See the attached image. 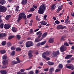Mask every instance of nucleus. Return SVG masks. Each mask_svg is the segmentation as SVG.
Masks as SVG:
<instances>
[{
    "mask_svg": "<svg viewBox=\"0 0 74 74\" xmlns=\"http://www.w3.org/2000/svg\"><path fill=\"white\" fill-rule=\"evenodd\" d=\"M66 46H69V45L67 42H65L64 43V45H62V46H61L60 48V50L62 52H63L64 51L66 50L67 47L66 46Z\"/></svg>",
    "mask_w": 74,
    "mask_h": 74,
    "instance_id": "nucleus-3",
    "label": "nucleus"
},
{
    "mask_svg": "<svg viewBox=\"0 0 74 74\" xmlns=\"http://www.w3.org/2000/svg\"><path fill=\"white\" fill-rule=\"evenodd\" d=\"M15 53V51H13L11 53V55H14Z\"/></svg>",
    "mask_w": 74,
    "mask_h": 74,
    "instance_id": "nucleus-47",
    "label": "nucleus"
},
{
    "mask_svg": "<svg viewBox=\"0 0 74 74\" xmlns=\"http://www.w3.org/2000/svg\"><path fill=\"white\" fill-rule=\"evenodd\" d=\"M60 71V69H56L55 72H59V71Z\"/></svg>",
    "mask_w": 74,
    "mask_h": 74,
    "instance_id": "nucleus-50",
    "label": "nucleus"
},
{
    "mask_svg": "<svg viewBox=\"0 0 74 74\" xmlns=\"http://www.w3.org/2000/svg\"><path fill=\"white\" fill-rule=\"evenodd\" d=\"M21 72L20 71L18 72L17 73V74H22Z\"/></svg>",
    "mask_w": 74,
    "mask_h": 74,
    "instance_id": "nucleus-64",
    "label": "nucleus"
},
{
    "mask_svg": "<svg viewBox=\"0 0 74 74\" xmlns=\"http://www.w3.org/2000/svg\"><path fill=\"white\" fill-rule=\"evenodd\" d=\"M32 66H30L29 68H27V69H26V70H30L31 69H32Z\"/></svg>",
    "mask_w": 74,
    "mask_h": 74,
    "instance_id": "nucleus-54",
    "label": "nucleus"
},
{
    "mask_svg": "<svg viewBox=\"0 0 74 74\" xmlns=\"http://www.w3.org/2000/svg\"><path fill=\"white\" fill-rule=\"evenodd\" d=\"M47 15H45L44 17V18L46 20V21L47 20V18H46V17H47Z\"/></svg>",
    "mask_w": 74,
    "mask_h": 74,
    "instance_id": "nucleus-52",
    "label": "nucleus"
},
{
    "mask_svg": "<svg viewBox=\"0 0 74 74\" xmlns=\"http://www.w3.org/2000/svg\"><path fill=\"white\" fill-rule=\"evenodd\" d=\"M48 68H47V69H45L44 71H48Z\"/></svg>",
    "mask_w": 74,
    "mask_h": 74,
    "instance_id": "nucleus-63",
    "label": "nucleus"
},
{
    "mask_svg": "<svg viewBox=\"0 0 74 74\" xmlns=\"http://www.w3.org/2000/svg\"><path fill=\"white\" fill-rule=\"evenodd\" d=\"M51 74H52V72L54 71V69L53 67H51Z\"/></svg>",
    "mask_w": 74,
    "mask_h": 74,
    "instance_id": "nucleus-45",
    "label": "nucleus"
},
{
    "mask_svg": "<svg viewBox=\"0 0 74 74\" xmlns=\"http://www.w3.org/2000/svg\"><path fill=\"white\" fill-rule=\"evenodd\" d=\"M73 55H68L66 56H65V59H70L71 58V57Z\"/></svg>",
    "mask_w": 74,
    "mask_h": 74,
    "instance_id": "nucleus-17",
    "label": "nucleus"
},
{
    "mask_svg": "<svg viewBox=\"0 0 74 74\" xmlns=\"http://www.w3.org/2000/svg\"><path fill=\"white\" fill-rule=\"evenodd\" d=\"M47 34V32H45V33H43V34H42V38H41V40H42V39L43 38L46 37Z\"/></svg>",
    "mask_w": 74,
    "mask_h": 74,
    "instance_id": "nucleus-11",
    "label": "nucleus"
},
{
    "mask_svg": "<svg viewBox=\"0 0 74 74\" xmlns=\"http://www.w3.org/2000/svg\"><path fill=\"white\" fill-rule=\"evenodd\" d=\"M7 56L6 55H4V56H3V59H6V58H7Z\"/></svg>",
    "mask_w": 74,
    "mask_h": 74,
    "instance_id": "nucleus-46",
    "label": "nucleus"
},
{
    "mask_svg": "<svg viewBox=\"0 0 74 74\" xmlns=\"http://www.w3.org/2000/svg\"><path fill=\"white\" fill-rule=\"evenodd\" d=\"M42 33V32H41V31H39V32H37L36 33V34L38 35V34H40L41 35V36Z\"/></svg>",
    "mask_w": 74,
    "mask_h": 74,
    "instance_id": "nucleus-31",
    "label": "nucleus"
},
{
    "mask_svg": "<svg viewBox=\"0 0 74 74\" xmlns=\"http://www.w3.org/2000/svg\"><path fill=\"white\" fill-rule=\"evenodd\" d=\"M6 1L5 0H1L0 1V3L2 5H4Z\"/></svg>",
    "mask_w": 74,
    "mask_h": 74,
    "instance_id": "nucleus-22",
    "label": "nucleus"
},
{
    "mask_svg": "<svg viewBox=\"0 0 74 74\" xmlns=\"http://www.w3.org/2000/svg\"><path fill=\"white\" fill-rule=\"evenodd\" d=\"M49 42L50 43H52L53 42V38H50L49 40Z\"/></svg>",
    "mask_w": 74,
    "mask_h": 74,
    "instance_id": "nucleus-24",
    "label": "nucleus"
},
{
    "mask_svg": "<svg viewBox=\"0 0 74 74\" xmlns=\"http://www.w3.org/2000/svg\"><path fill=\"white\" fill-rule=\"evenodd\" d=\"M33 7H33L31 8L30 9V11L31 12L34 11V10H35L34 8V7Z\"/></svg>",
    "mask_w": 74,
    "mask_h": 74,
    "instance_id": "nucleus-43",
    "label": "nucleus"
},
{
    "mask_svg": "<svg viewBox=\"0 0 74 74\" xmlns=\"http://www.w3.org/2000/svg\"><path fill=\"white\" fill-rule=\"evenodd\" d=\"M11 27V25L8 23H6V24H5L4 27L5 29H9Z\"/></svg>",
    "mask_w": 74,
    "mask_h": 74,
    "instance_id": "nucleus-8",
    "label": "nucleus"
},
{
    "mask_svg": "<svg viewBox=\"0 0 74 74\" xmlns=\"http://www.w3.org/2000/svg\"><path fill=\"white\" fill-rule=\"evenodd\" d=\"M7 45L8 47H10L11 45V44L10 42H8L7 44Z\"/></svg>",
    "mask_w": 74,
    "mask_h": 74,
    "instance_id": "nucleus-41",
    "label": "nucleus"
},
{
    "mask_svg": "<svg viewBox=\"0 0 74 74\" xmlns=\"http://www.w3.org/2000/svg\"><path fill=\"white\" fill-rule=\"evenodd\" d=\"M8 62V61L7 60H5L3 61V63L4 65L5 66L6 64H7Z\"/></svg>",
    "mask_w": 74,
    "mask_h": 74,
    "instance_id": "nucleus-16",
    "label": "nucleus"
},
{
    "mask_svg": "<svg viewBox=\"0 0 74 74\" xmlns=\"http://www.w3.org/2000/svg\"><path fill=\"white\" fill-rule=\"evenodd\" d=\"M25 40H21V41L20 42V44H23V41H25Z\"/></svg>",
    "mask_w": 74,
    "mask_h": 74,
    "instance_id": "nucleus-56",
    "label": "nucleus"
},
{
    "mask_svg": "<svg viewBox=\"0 0 74 74\" xmlns=\"http://www.w3.org/2000/svg\"><path fill=\"white\" fill-rule=\"evenodd\" d=\"M40 23H41V25H42H42H46L47 24V22L45 21H42L40 22Z\"/></svg>",
    "mask_w": 74,
    "mask_h": 74,
    "instance_id": "nucleus-21",
    "label": "nucleus"
},
{
    "mask_svg": "<svg viewBox=\"0 0 74 74\" xmlns=\"http://www.w3.org/2000/svg\"><path fill=\"white\" fill-rule=\"evenodd\" d=\"M11 16L12 15L11 14L7 15L5 17V20H6V21H8L9 20L10 17H11Z\"/></svg>",
    "mask_w": 74,
    "mask_h": 74,
    "instance_id": "nucleus-14",
    "label": "nucleus"
},
{
    "mask_svg": "<svg viewBox=\"0 0 74 74\" xmlns=\"http://www.w3.org/2000/svg\"><path fill=\"white\" fill-rule=\"evenodd\" d=\"M49 55V51H45L42 54V57L44 58V56H46V55Z\"/></svg>",
    "mask_w": 74,
    "mask_h": 74,
    "instance_id": "nucleus-9",
    "label": "nucleus"
},
{
    "mask_svg": "<svg viewBox=\"0 0 74 74\" xmlns=\"http://www.w3.org/2000/svg\"><path fill=\"white\" fill-rule=\"evenodd\" d=\"M66 67L68 69H71V70L74 69V66L72 64H71L70 66H68V64H66Z\"/></svg>",
    "mask_w": 74,
    "mask_h": 74,
    "instance_id": "nucleus-6",
    "label": "nucleus"
},
{
    "mask_svg": "<svg viewBox=\"0 0 74 74\" xmlns=\"http://www.w3.org/2000/svg\"><path fill=\"white\" fill-rule=\"evenodd\" d=\"M15 49L16 48L15 47H14V46H12L11 47V49L12 50H15Z\"/></svg>",
    "mask_w": 74,
    "mask_h": 74,
    "instance_id": "nucleus-37",
    "label": "nucleus"
},
{
    "mask_svg": "<svg viewBox=\"0 0 74 74\" xmlns=\"http://www.w3.org/2000/svg\"><path fill=\"white\" fill-rule=\"evenodd\" d=\"M14 36H10L8 37V39H12V38H14Z\"/></svg>",
    "mask_w": 74,
    "mask_h": 74,
    "instance_id": "nucleus-48",
    "label": "nucleus"
},
{
    "mask_svg": "<svg viewBox=\"0 0 74 74\" xmlns=\"http://www.w3.org/2000/svg\"><path fill=\"white\" fill-rule=\"evenodd\" d=\"M16 59L17 61V64L18 63H19L20 62H22V61H20L18 57H16Z\"/></svg>",
    "mask_w": 74,
    "mask_h": 74,
    "instance_id": "nucleus-27",
    "label": "nucleus"
},
{
    "mask_svg": "<svg viewBox=\"0 0 74 74\" xmlns=\"http://www.w3.org/2000/svg\"><path fill=\"white\" fill-rule=\"evenodd\" d=\"M25 71V69H22L21 70V72H23Z\"/></svg>",
    "mask_w": 74,
    "mask_h": 74,
    "instance_id": "nucleus-57",
    "label": "nucleus"
},
{
    "mask_svg": "<svg viewBox=\"0 0 74 74\" xmlns=\"http://www.w3.org/2000/svg\"><path fill=\"white\" fill-rule=\"evenodd\" d=\"M27 2V0H23L22 1L21 3L23 5H25Z\"/></svg>",
    "mask_w": 74,
    "mask_h": 74,
    "instance_id": "nucleus-18",
    "label": "nucleus"
},
{
    "mask_svg": "<svg viewBox=\"0 0 74 74\" xmlns=\"http://www.w3.org/2000/svg\"><path fill=\"white\" fill-rule=\"evenodd\" d=\"M4 23H1V24L0 25V27L1 28H3Z\"/></svg>",
    "mask_w": 74,
    "mask_h": 74,
    "instance_id": "nucleus-42",
    "label": "nucleus"
},
{
    "mask_svg": "<svg viewBox=\"0 0 74 74\" xmlns=\"http://www.w3.org/2000/svg\"><path fill=\"white\" fill-rule=\"evenodd\" d=\"M33 16L32 14H29L27 16V18H30V17H32Z\"/></svg>",
    "mask_w": 74,
    "mask_h": 74,
    "instance_id": "nucleus-39",
    "label": "nucleus"
},
{
    "mask_svg": "<svg viewBox=\"0 0 74 74\" xmlns=\"http://www.w3.org/2000/svg\"><path fill=\"white\" fill-rule=\"evenodd\" d=\"M0 51L1 53V54H3L6 52V51L5 50H1Z\"/></svg>",
    "mask_w": 74,
    "mask_h": 74,
    "instance_id": "nucleus-25",
    "label": "nucleus"
},
{
    "mask_svg": "<svg viewBox=\"0 0 74 74\" xmlns=\"http://www.w3.org/2000/svg\"><path fill=\"white\" fill-rule=\"evenodd\" d=\"M5 36H6V34L5 33H0V39H1V38Z\"/></svg>",
    "mask_w": 74,
    "mask_h": 74,
    "instance_id": "nucleus-19",
    "label": "nucleus"
},
{
    "mask_svg": "<svg viewBox=\"0 0 74 74\" xmlns=\"http://www.w3.org/2000/svg\"><path fill=\"white\" fill-rule=\"evenodd\" d=\"M12 30L13 32H16L17 31V28L16 27H12Z\"/></svg>",
    "mask_w": 74,
    "mask_h": 74,
    "instance_id": "nucleus-20",
    "label": "nucleus"
},
{
    "mask_svg": "<svg viewBox=\"0 0 74 74\" xmlns=\"http://www.w3.org/2000/svg\"><path fill=\"white\" fill-rule=\"evenodd\" d=\"M16 51H21V49L20 47H17L16 49Z\"/></svg>",
    "mask_w": 74,
    "mask_h": 74,
    "instance_id": "nucleus-36",
    "label": "nucleus"
},
{
    "mask_svg": "<svg viewBox=\"0 0 74 74\" xmlns=\"http://www.w3.org/2000/svg\"><path fill=\"white\" fill-rule=\"evenodd\" d=\"M47 63L50 66L53 65V64H54V62H50V61H48V62H47Z\"/></svg>",
    "mask_w": 74,
    "mask_h": 74,
    "instance_id": "nucleus-23",
    "label": "nucleus"
},
{
    "mask_svg": "<svg viewBox=\"0 0 74 74\" xmlns=\"http://www.w3.org/2000/svg\"><path fill=\"white\" fill-rule=\"evenodd\" d=\"M30 32L31 33H34L33 32V29H31Z\"/></svg>",
    "mask_w": 74,
    "mask_h": 74,
    "instance_id": "nucleus-51",
    "label": "nucleus"
},
{
    "mask_svg": "<svg viewBox=\"0 0 74 74\" xmlns=\"http://www.w3.org/2000/svg\"><path fill=\"white\" fill-rule=\"evenodd\" d=\"M55 23H57V24H58V23H60V22H59V21L57 20V21H56Z\"/></svg>",
    "mask_w": 74,
    "mask_h": 74,
    "instance_id": "nucleus-53",
    "label": "nucleus"
},
{
    "mask_svg": "<svg viewBox=\"0 0 74 74\" xmlns=\"http://www.w3.org/2000/svg\"><path fill=\"white\" fill-rule=\"evenodd\" d=\"M40 40H41V39L40 40H39L38 37L36 38L35 39V41L36 42H38L39 41H40Z\"/></svg>",
    "mask_w": 74,
    "mask_h": 74,
    "instance_id": "nucleus-26",
    "label": "nucleus"
},
{
    "mask_svg": "<svg viewBox=\"0 0 74 74\" xmlns=\"http://www.w3.org/2000/svg\"><path fill=\"white\" fill-rule=\"evenodd\" d=\"M49 74H51V68H50V71L49 72Z\"/></svg>",
    "mask_w": 74,
    "mask_h": 74,
    "instance_id": "nucleus-62",
    "label": "nucleus"
},
{
    "mask_svg": "<svg viewBox=\"0 0 74 74\" xmlns=\"http://www.w3.org/2000/svg\"><path fill=\"white\" fill-rule=\"evenodd\" d=\"M47 6L46 4H42L39 8L38 12L39 14H43L44 12V11L46 10Z\"/></svg>",
    "mask_w": 74,
    "mask_h": 74,
    "instance_id": "nucleus-1",
    "label": "nucleus"
},
{
    "mask_svg": "<svg viewBox=\"0 0 74 74\" xmlns=\"http://www.w3.org/2000/svg\"><path fill=\"white\" fill-rule=\"evenodd\" d=\"M16 36L17 38L18 39V40L20 39L21 38V36L19 34H18L17 35H16Z\"/></svg>",
    "mask_w": 74,
    "mask_h": 74,
    "instance_id": "nucleus-33",
    "label": "nucleus"
},
{
    "mask_svg": "<svg viewBox=\"0 0 74 74\" xmlns=\"http://www.w3.org/2000/svg\"><path fill=\"white\" fill-rule=\"evenodd\" d=\"M44 58L46 59V60H50V58L49 57H46V56H43Z\"/></svg>",
    "mask_w": 74,
    "mask_h": 74,
    "instance_id": "nucleus-28",
    "label": "nucleus"
},
{
    "mask_svg": "<svg viewBox=\"0 0 74 74\" xmlns=\"http://www.w3.org/2000/svg\"><path fill=\"white\" fill-rule=\"evenodd\" d=\"M40 66H43V62H40Z\"/></svg>",
    "mask_w": 74,
    "mask_h": 74,
    "instance_id": "nucleus-60",
    "label": "nucleus"
},
{
    "mask_svg": "<svg viewBox=\"0 0 74 74\" xmlns=\"http://www.w3.org/2000/svg\"><path fill=\"white\" fill-rule=\"evenodd\" d=\"M7 67L6 66H5L4 65V66H3L2 67V69H5V68H6Z\"/></svg>",
    "mask_w": 74,
    "mask_h": 74,
    "instance_id": "nucleus-55",
    "label": "nucleus"
},
{
    "mask_svg": "<svg viewBox=\"0 0 74 74\" xmlns=\"http://www.w3.org/2000/svg\"><path fill=\"white\" fill-rule=\"evenodd\" d=\"M36 20L38 21H40V18H39L38 16H37L36 17Z\"/></svg>",
    "mask_w": 74,
    "mask_h": 74,
    "instance_id": "nucleus-34",
    "label": "nucleus"
},
{
    "mask_svg": "<svg viewBox=\"0 0 74 74\" xmlns=\"http://www.w3.org/2000/svg\"><path fill=\"white\" fill-rule=\"evenodd\" d=\"M52 8L54 10L56 8V4H53L52 5Z\"/></svg>",
    "mask_w": 74,
    "mask_h": 74,
    "instance_id": "nucleus-32",
    "label": "nucleus"
},
{
    "mask_svg": "<svg viewBox=\"0 0 74 74\" xmlns=\"http://www.w3.org/2000/svg\"><path fill=\"white\" fill-rule=\"evenodd\" d=\"M59 51H56L55 52H53V54L54 56H56L59 55Z\"/></svg>",
    "mask_w": 74,
    "mask_h": 74,
    "instance_id": "nucleus-12",
    "label": "nucleus"
},
{
    "mask_svg": "<svg viewBox=\"0 0 74 74\" xmlns=\"http://www.w3.org/2000/svg\"><path fill=\"white\" fill-rule=\"evenodd\" d=\"M6 42L5 41V40H4V41H2V45H5L6 44Z\"/></svg>",
    "mask_w": 74,
    "mask_h": 74,
    "instance_id": "nucleus-30",
    "label": "nucleus"
},
{
    "mask_svg": "<svg viewBox=\"0 0 74 74\" xmlns=\"http://www.w3.org/2000/svg\"><path fill=\"white\" fill-rule=\"evenodd\" d=\"M32 7H34V9L35 8V9H36L37 8L38 6H37V5H33Z\"/></svg>",
    "mask_w": 74,
    "mask_h": 74,
    "instance_id": "nucleus-38",
    "label": "nucleus"
},
{
    "mask_svg": "<svg viewBox=\"0 0 74 74\" xmlns=\"http://www.w3.org/2000/svg\"><path fill=\"white\" fill-rule=\"evenodd\" d=\"M32 53H33V51H32V50H29V51L28 52V56L29 58H31L33 57V55L32 54Z\"/></svg>",
    "mask_w": 74,
    "mask_h": 74,
    "instance_id": "nucleus-7",
    "label": "nucleus"
},
{
    "mask_svg": "<svg viewBox=\"0 0 74 74\" xmlns=\"http://www.w3.org/2000/svg\"><path fill=\"white\" fill-rule=\"evenodd\" d=\"M66 27V26H63V25H59L57 26V28L58 29H63L65 28Z\"/></svg>",
    "mask_w": 74,
    "mask_h": 74,
    "instance_id": "nucleus-10",
    "label": "nucleus"
},
{
    "mask_svg": "<svg viewBox=\"0 0 74 74\" xmlns=\"http://www.w3.org/2000/svg\"><path fill=\"white\" fill-rule=\"evenodd\" d=\"M19 16L18 19L17 21V22H19V21L22 19V18H23L25 20H26L27 18L26 15H25V13H23V12H21Z\"/></svg>",
    "mask_w": 74,
    "mask_h": 74,
    "instance_id": "nucleus-2",
    "label": "nucleus"
},
{
    "mask_svg": "<svg viewBox=\"0 0 74 74\" xmlns=\"http://www.w3.org/2000/svg\"><path fill=\"white\" fill-rule=\"evenodd\" d=\"M69 16L68 15V16L67 17V18L66 19H65V23H70V20H69Z\"/></svg>",
    "mask_w": 74,
    "mask_h": 74,
    "instance_id": "nucleus-13",
    "label": "nucleus"
},
{
    "mask_svg": "<svg viewBox=\"0 0 74 74\" xmlns=\"http://www.w3.org/2000/svg\"><path fill=\"white\" fill-rule=\"evenodd\" d=\"M0 72L1 74H7V72L6 70H2L0 71Z\"/></svg>",
    "mask_w": 74,
    "mask_h": 74,
    "instance_id": "nucleus-15",
    "label": "nucleus"
},
{
    "mask_svg": "<svg viewBox=\"0 0 74 74\" xmlns=\"http://www.w3.org/2000/svg\"><path fill=\"white\" fill-rule=\"evenodd\" d=\"M17 62L16 61H12V64H17Z\"/></svg>",
    "mask_w": 74,
    "mask_h": 74,
    "instance_id": "nucleus-40",
    "label": "nucleus"
},
{
    "mask_svg": "<svg viewBox=\"0 0 74 74\" xmlns=\"http://www.w3.org/2000/svg\"><path fill=\"white\" fill-rule=\"evenodd\" d=\"M39 28H37V29H35L34 30V32H37L39 30Z\"/></svg>",
    "mask_w": 74,
    "mask_h": 74,
    "instance_id": "nucleus-58",
    "label": "nucleus"
},
{
    "mask_svg": "<svg viewBox=\"0 0 74 74\" xmlns=\"http://www.w3.org/2000/svg\"><path fill=\"white\" fill-rule=\"evenodd\" d=\"M46 40H45V41H43V42H42L41 43V45H44V44H45L46 42Z\"/></svg>",
    "mask_w": 74,
    "mask_h": 74,
    "instance_id": "nucleus-44",
    "label": "nucleus"
},
{
    "mask_svg": "<svg viewBox=\"0 0 74 74\" xmlns=\"http://www.w3.org/2000/svg\"><path fill=\"white\" fill-rule=\"evenodd\" d=\"M7 10V8H6L5 6H3L0 5V12H5Z\"/></svg>",
    "mask_w": 74,
    "mask_h": 74,
    "instance_id": "nucleus-5",
    "label": "nucleus"
},
{
    "mask_svg": "<svg viewBox=\"0 0 74 74\" xmlns=\"http://www.w3.org/2000/svg\"><path fill=\"white\" fill-rule=\"evenodd\" d=\"M41 45V43H40V42H39L37 44V46H40Z\"/></svg>",
    "mask_w": 74,
    "mask_h": 74,
    "instance_id": "nucleus-59",
    "label": "nucleus"
},
{
    "mask_svg": "<svg viewBox=\"0 0 74 74\" xmlns=\"http://www.w3.org/2000/svg\"><path fill=\"white\" fill-rule=\"evenodd\" d=\"M66 38V36H62V37L61 40H65V39L64 38Z\"/></svg>",
    "mask_w": 74,
    "mask_h": 74,
    "instance_id": "nucleus-35",
    "label": "nucleus"
},
{
    "mask_svg": "<svg viewBox=\"0 0 74 74\" xmlns=\"http://www.w3.org/2000/svg\"><path fill=\"white\" fill-rule=\"evenodd\" d=\"M63 67V66L62 64H60L58 65V67L59 69H62Z\"/></svg>",
    "mask_w": 74,
    "mask_h": 74,
    "instance_id": "nucleus-29",
    "label": "nucleus"
},
{
    "mask_svg": "<svg viewBox=\"0 0 74 74\" xmlns=\"http://www.w3.org/2000/svg\"><path fill=\"white\" fill-rule=\"evenodd\" d=\"M25 45L27 47H29L34 45V44L32 41H27L26 42Z\"/></svg>",
    "mask_w": 74,
    "mask_h": 74,
    "instance_id": "nucleus-4",
    "label": "nucleus"
},
{
    "mask_svg": "<svg viewBox=\"0 0 74 74\" xmlns=\"http://www.w3.org/2000/svg\"><path fill=\"white\" fill-rule=\"evenodd\" d=\"M39 71H38V70H36V73H39Z\"/></svg>",
    "mask_w": 74,
    "mask_h": 74,
    "instance_id": "nucleus-61",
    "label": "nucleus"
},
{
    "mask_svg": "<svg viewBox=\"0 0 74 74\" xmlns=\"http://www.w3.org/2000/svg\"><path fill=\"white\" fill-rule=\"evenodd\" d=\"M29 74H34V72L33 71H30L29 72Z\"/></svg>",
    "mask_w": 74,
    "mask_h": 74,
    "instance_id": "nucleus-49",
    "label": "nucleus"
}]
</instances>
